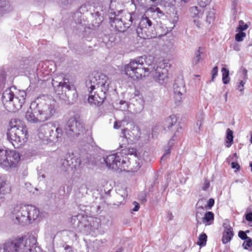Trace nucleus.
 <instances>
[{
	"instance_id": "58",
	"label": "nucleus",
	"mask_w": 252,
	"mask_h": 252,
	"mask_svg": "<svg viewBox=\"0 0 252 252\" xmlns=\"http://www.w3.org/2000/svg\"><path fill=\"white\" fill-rule=\"evenodd\" d=\"M48 75V72H47V73H45V75L44 76H43V79H41L42 81H47L48 80V78L47 77V75Z\"/></svg>"
},
{
	"instance_id": "63",
	"label": "nucleus",
	"mask_w": 252,
	"mask_h": 252,
	"mask_svg": "<svg viewBox=\"0 0 252 252\" xmlns=\"http://www.w3.org/2000/svg\"><path fill=\"white\" fill-rule=\"evenodd\" d=\"M99 241H100L101 243H104L106 242V239L101 240Z\"/></svg>"
},
{
	"instance_id": "23",
	"label": "nucleus",
	"mask_w": 252,
	"mask_h": 252,
	"mask_svg": "<svg viewBox=\"0 0 252 252\" xmlns=\"http://www.w3.org/2000/svg\"><path fill=\"white\" fill-rule=\"evenodd\" d=\"M190 16L192 18H201L203 14V11L197 6H192L189 8Z\"/></svg>"
},
{
	"instance_id": "24",
	"label": "nucleus",
	"mask_w": 252,
	"mask_h": 252,
	"mask_svg": "<svg viewBox=\"0 0 252 252\" xmlns=\"http://www.w3.org/2000/svg\"><path fill=\"white\" fill-rule=\"evenodd\" d=\"M214 220V214L212 212L208 211L205 213L201 220L206 225H211L213 223Z\"/></svg>"
},
{
	"instance_id": "46",
	"label": "nucleus",
	"mask_w": 252,
	"mask_h": 252,
	"mask_svg": "<svg viewBox=\"0 0 252 252\" xmlns=\"http://www.w3.org/2000/svg\"><path fill=\"white\" fill-rule=\"evenodd\" d=\"M91 210L90 211L91 212V213L92 214H94L95 213H98V211H99L100 210V206H98V205H97L96 206H92L91 207Z\"/></svg>"
},
{
	"instance_id": "10",
	"label": "nucleus",
	"mask_w": 252,
	"mask_h": 252,
	"mask_svg": "<svg viewBox=\"0 0 252 252\" xmlns=\"http://www.w3.org/2000/svg\"><path fill=\"white\" fill-rule=\"evenodd\" d=\"M66 134L68 137H77L83 134L84 124L78 115H75L70 118L64 128Z\"/></svg>"
},
{
	"instance_id": "2",
	"label": "nucleus",
	"mask_w": 252,
	"mask_h": 252,
	"mask_svg": "<svg viewBox=\"0 0 252 252\" xmlns=\"http://www.w3.org/2000/svg\"><path fill=\"white\" fill-rule=\"evenodd\" d=\"M5 216L14 223L25 226L40 220L38 208L33 205L22 204L11 206L5 212Z\"/></svg>"
},
{
	"instance_id": "3",
	"label": "nucleus",
	"mask_w": 252,
	"mask_h": 252,
	"mask_svg": "<svg viewBox=\"0 0 252 252\" xmlns=\"http://www.w3.org/2000/svg\"><path fill=\"white\" fill-rule=\"evenodd\" d=\"M110 80L104 74L90 77L86 85L89 93L88 102L91 105L100 106L106 98Z\"/></svg>"
},
{
	"instance_id": "31",
	"label": "nucleus",
	"mask_w": 252,
	"mask_h": 252,
	"mask_svg": "<svg viewBox=\"0 0 252 252\" xmlns=\"http://www.w3.org/2000/svg\"><path fill=\"white\" fill-rule=\"evenodd\" d=\"M204 209L202 206L198 207L196 211V220L198 223H201L203 219Z\"/></svg>"
},
{
	"instance_id": "44",
	"label": "nucleus",
	"mask_w": 252,
	"mask_h": 252,
	"mask_svg": "<svg viewBox=\"0 0 252 252\" xmlns=\"http://www.w3.org/2000/svg\"><path fill=\"white\" fill-rule=\"evenodd\" d=\"M211 0H198V3L200 7H205L210 3Z\"/></svg>"
},
{
	"instance_id": "20",
	"label": "nucleus",
	"mask_w": 252,
	"mask_h": 252,
	"mask_svg": "<svg viewBox=\"0 0 252 252\" xmlns=\"http://www.w3.org/2000/svg\"><path fill=\"white\" fill-rule=\"evenodd\" d=\"M50 130L47 124L42 125L37 130L38 137L41 139L47 138L49 140V131Z\"/></svg>"
},
{
	"instance_id": "54",
	"label": "nucleus",
	"mask_w": 252,
	"mask_h": 252,
	"mask_svg": "<svg viewBox=\"0 0 252 252\" xmlns=\"http://www.w3.org/2000/svg\"><path fill=\"white\" fill-rule=\"evenodd\" d=\"M171 152V149L170 148H169L168 149L165 150L164 152V155L162 156V157L161 158V159L162 160L163 158L166 157V155H169Z\"/></svg>"
},
{
	"instance_id": "39",
	"label": "nucleus",
	"mask_w": 252,
	"mask_h": 252,
	"mask_svg": "<svg viewBox=\"0 0 252 252\" xmlns=\"http://www.w3.org/2000/svg\"><path fill=\"white\" fill-rule=\"evenodd\" d=\"M245 240V241H244L242 244V247L245 250H248V248L252 247V239L250 237H249Z\"/></svg>"
},
{
	"instance_id": "34",
	"label": "nucleus",
	"mask_w": 252,
	"mask_h": 252,
	"mask_svg": "<svg viewBox=\"0 0 252 252\" xmlns=\"http://www.w3.org/2000/svg\"><path fill=\"white\" fill-rule=\"evenodd\" d=\"M215 10L211 9L206 13V21L209 24L213 23L215 20Z\"/></svg>"
},
{
	"instance_id": "9",
	"label": "nucleus",
	"mask_w": 252,
	"mask_h": 252,
	"mask_svg": "<svg viewBox=\"0 0 252 252\" xmlns=\"http://www.w3.org/2000/svg\"><path fill=\"white\" fill-rule=\"evenodd\" d=\"M7 132V139L15 148H19L27 142L28 131L27 126L20 121L15 122Z\"/></svg>"
},
{
	"instance_id": "27",
	"label": "nucleus",
	"mask_w": 252,
	"mask_h": 252,
	"mask_svg": "<svg viewBox=\"0 0 252 252\" xmlns=\"http://www.w3.org/2000/svg\"><path fill=\"white\" fill-rule=\"evenodd\" d=\"M234 236L233 231H223L222 243L223 244H226L229 242L232 239Z\"/></svg>"
},
{
	"instance_id": "19",
	"label": "nucleus",
	"mask_w": 252,
	"mask_h": 252,
	"mask_svg": "<svg viewBox=\"0 0 252 252\" xmlns=\"http://www.w3.org/2000/svg\"><path fill=\"white\" fill-rule=\"evenodd\" d=\"M122 14V15H120V18L123 21L124 23H129V27L131 25L132 22L136 20L138 18L137 13L134 11L131 13L128 12L127 11H121L118 12V14Z\"/></svg>"
},
{
	"instance_id": "28",
	"label": "nucleus",
	"mask_w": 252,
	"mask_h": 252,
	"mask_svg": "<svg viewBox=\"0 0 252 252\" xmlns=\"http://www.w3.org/2000/svg\"><path fill=\"white\" fill-rule=\"evenodd\" d=\"M153 4L164 5L169 6L173 5L175 0H149Z\"/></svg>"
},
{
	"instance_id": "15",
	"label": "nucleus",
	"mask_w": 252,
	"mask_h": 252,
	"mask_svg": "<svg viewBox=\"0 0 252 252\" xmlns=\"http://www.w3.org/2000/svg\"><path fill=\"white\" fill-rule=\"evenodd\" d=\"M121 134V136L125 139L127 143L132 144L139 140L141 133L139 128L133 125L131 130L127 128L122 129Z\"/></svg>"
},
{
	"instance_id": "13",
	"label": "nucleus",
	"mask_w": 252,
	"mask_h": 252,
	"mask_svg": "<svg viewBox=\"0 0 252 252\" xmlns=\"http://www.w3.org/2000/svg\"><path fill=\"white\" fill-rule=\"evenodd\" d=\"M81 161L80 158L71 157L66 155L63 158H61L59 161L60 167L63 171H73L75 173H79L81 171Z\"/></svg>"
},
{
	"instance_id": "7",
	"label": "nucleus",
	"mask_w": 252,
	"mask_h": 252,
	"mask_svg": "<svg viewBox=\"0 0 252 252\" xmlns=\"http://www.w3.org/2000/svg\"><path fill=\"white\" fill-rule=\"evenodd\" d=\"M26 97L25 91L17 90L13 86L6 89L2 94V102L5 109L9 112L20 109Z\"/></svg>"
},
{
	"instance_id": "33",
	"label": "nucleus",
	"mask_w": 252,
	"mask_h": 252,
	"mask_svg": "<svg viewBox=\"0 0 252 252\" xmlns=\"http://www.w3.org/2000/svg\"><path fill=\"white\" fill-rule=\"evenodd\" d=\"M150 12L153 13L152 16L157 15L159 18H161L164 16V13L158 7L151 8L148 10L147 12V14H149Z\"/></svg>"
},
{
	"instance_id": "61",
	"label": "nucleus",
	"mask_w": 252,
	"mask_h": 252,
	"mask_svg": "<svg viewBox=\"0 0 252 252\" xmlns=\"http://www.w3.org/2000/svg\"><path fill=\"white\" fill-rule=\"evenodd\" d=\"M156 129H157L156 126L153 129V131H152L153 136H154V135H155L154 132Z\"/></svg>"
},
{
	"instance_id": "52",
	"label": "nucleus",
	"mask_w": 252,
	"mask_h": 252,
	"mask_svg": "<svg viewBox=\"0 0 252 252\" xmlns=\"http://www.w3.org/2000/svg\"><path fill=\"white\" fill-rule=\"evenodd\" d=\"M133 204L134 205V207L132 209V210L134 212L138 211L140 207L139 203L136 201H134L133 202Z\"/></svg>"
},
{
	"instance_id": "25",
	"label": "nucleus",
	"mask_w": 252,
	"mask_h": 252,
	"mask_svg": "<svg viewBox=\"0 0 252 252\" xmlns=\"http://www.w3.org/2000/svg\"><path fill=\"white\" fill-rule=\"evenodd\" d=\"M204 118V114L203 113L201 112L197 118V121L195 124L193 125V129L196 133H199L200 131V127L202 125Z\"/></svg>"
},
{
	"instance_id": "35",
	"label": "nucleus",
	"mask_w": 252,
	"mask_h": 252,
	"mask_svg": "<svg viewBox=\"0 0 252 252\" xmlns=\"http://www.w3.org/2000/svg\"><path fill=\"white\" fill-rule=\"evenodd\" d=\"M128 124V121L126 119L122 120L116 121L114 124L115 129H119L121 127H125Z\"/></svg>"
},
{
	"instance_id": "56",
	"label": "nucleus",
	"mask_w": 252,
	"mask_h": 252,
	"mask_svg": "<svg viewBox=\"0 0 252 252\" xmlns=\"http://www.w3.org/2000/svg\"><path fill=\"white\" fill-rule=\"evenodd\" d=\"M167 217L169 220H171L173 219V216L171 212H168L167 213Z\"/></svg>"
},
{
	"instance_id": "16",
	"label": "nucleus",
	"mask_w": 252,
	"mask_h": 252,
	"mask_svg": "<svg viewBox=\"0 0 252 252\" xmlns=\"http://www.w3.org/2000/svg\"><path fill=\"white\" fill-rule=\"evenodd\" d=\"M7 152L6 156L3 159V162H6V163L2 165V168L7 170L16 167L20 159V157L19 153L15 151L7 150Z\"/></svg>"
},
{
	"instance_id": "59",
	"label": "nucleus",
	"mask_w": 252,
	"mask_h": 252,
	"mask_svg": "<svg viewBox=\"0 0 252 252\" xmlns=\"http://www.w3.org/2000/svg\"><path fill=\"white\" fill-rule=\"evenodd\" d=\"M120 147L121 149H123L122 150V151H123L124 150V148H126V143H123V144H120Z\"/></svg>"
},
{
	"instance_id": "49",
	"label": "nucleus",
	"mask_w": 252,
	"mask_h": 252,
	"mask_svg": "<svg viewBox=\"0 0 252 252\" xmlns=\"http://www.w3.org/2000/svg\"><path fill=\"white\" fill-rule=\"evenodd\" d=\"M209 187H210L209 181L207 180H205L203 184V186L202 187V189L203 190H207V189L209 188Z\"/></svg>"
},
{
	"instance_id": "29",
	"label": "nucleus",
	"mask_w": 252,
	"mask_h": 252,
	"mask_svg": "<svg viewBox=\"0 0 252 252\" xmlns=\"http://www.w3.org/2000/svg\"><path fill=\"white\" fill-rule=\"evenodd\" d=\"M222 72V80L223 83L225 85L228 84L230 82V78H229V71L228 69L223 67L221 69Z\"/></svg>"
},
{
	"instance_id": "36",
	"label": "nucleus",
	"mask_w": 252,
	"mask_h": 252,
	"mask_svg": "<svg viewBox=\"0 0 252 252\" xmlns=\"http://www.w3.org/2000/svg\"><path fill=\"white\" fill-rule=\"evenodd\" d=\"M117 108L122 111H125L128 109V103L124 100H120L119 103H117Z\"/></svg>"
},
{
	"instance_id": "14",
	"label": "nucleus",
	"mask_w": 252,
	"mask_h": 252,
	"mask_svg": "<svg viewBox=\"0 0 252 252\" xmlns=\"http://www.w3.org/2000/svg\"><path fill=\"white\" fill-rule=\"evenodd\" d=\"M177 122V118L175 115H171L165 121V129L175 130L173 136L168 143L169 145L172 143V141L175 140L176 138L180 137L182 133V128Z\"/></svg>"
},
{
	"instance_id": "5",
	"label": "nucleus",
	"mask_w": 252,
	"mask_h": 252,
	"mask_svg": "<svg viewBox=\"0 0 252 252\" xmlns=\"http://www.w3.org/2000/svg\"><path fill=\"white\" fill-rule=\"evenodd\" d=\"M54 91L59 98L66 104H73L78 94L73 83L62 74H55L52 78Z\"/></svg>"
},
{
	"instance_id": "11",
	"label": "nucleus",
	"mask_w": 252,
	"mask_h": 252,
	"mask_svg": "<svg viewBox=\"0 0 252 252\" xmlns=\"http://www.w3.org/2000/svg\"><path fill=\"white\" fill-rule=\"evenodd\" d=\"M155 25L149 17L144 15L141 17L136 29L137 35L143 39H150L155 37L153 33Z\"/></svg>"
},
{
	"instance_id": "1",
	"label": "nucleus",
	"mask_w": 252,
	"mask_h": 252,
	"mask_svg": "<svg viewBox=\"0 0 252 252\" xmlns=\"http://www.w3.org/2000/svg\"><path fill=\"white\" fill-rule=\"evenodd\" d=\"M150 59L144 56L132 60L125 66V74L133 79H139L150 74L153 80L161 85H165L168 80L167 65L162 63L155 67Z\"/></svg>"
},
{
	"instance_id": "21",
	"label": "nucleus",
	"mask_w": 252,
	"mask_h": 252,
	"mask_svg": "<svg viewBox=\"0 0 252 252\" xmlns=\"http://www.w3.org/2000/svg\"><path fill=\"white\" fill-rule=\"evenodd\" d=\"M63 130L61 128L58 127L56 128L55 131L53 129L49 131V140L53 142L60 141L63 135Z\"/></svg>"
},
{
	"instance_id": "41",
	"label": "nucleus",
	"mask_w": 252,
	"mask_h": 252,
	"mask_svg": "<svg viewBox=\"0 0 252 252\" xmlns=\"http://www.w3.org/2000/svg\"><path fill=\"white\" fill-rule=\"evenodd\" d=\"M135 163L134 164L132 165V167L131 168V170L132 172H136L141 167L140 163L138 160L136 159L134 160Z\"/></svg>"
},
{
	"instance_id": "50",
	"label": "nucleus",
	"mask_w": 252,
	"mask_h": 252,
	"mask_svg": "<svg viewBox=\"0 0 252 252\" xmlns=\"http://www.w3.org/2000/svg\"><path fill=\"white\" fill-rule=\"evenodd\" d=\"M63 248L65 252H71L73 251V248L68 245H63Z\"/></svg>"
},
{
	"instance_id": "62",
	"label": "nucleus",
	"mask_w": 252,
	"mask_h": 252,
	"mask_svg": "<svg viewBox=\"0 0 252 252\" xmlns=\"http://www.w3.org/2000/svg\"><path fill=\"white\" fill-rule=\"evenodd\" d=\"M227 93H226L225 94V101H227Z\"/></svg>"
},
{
	"instance_id": "64",
	"label": "nucleus",
	"mask_w": 252,
	"mask_h": 252,
	"mask_svg": "<svg viewBox=\"0 0 252 252\" xmlns=\"http://www.w3.org/2000/svg\"><path fill=\"white\" fill-rule=\"evenodd\" d=\"M122 250L123 249L122 248H120L116 251V252H122Z\"/></svg>"
},
{
	"instance_id": "8",
	"label": "nucleus",
	"mask_w": 252,
	"mask_h": 252,
	"mask_svg": "<svg viewBox=\"0 0 252 252\" xmlns=\"http://www.w3.org/2000/svg\"><path fill=\"white\" fill-rule=\"evenodd\" d=\"M71 221L74 226L92 235H95L97 232L101 223L100 219L82 214L72 216Z\"/></svg>"
},
{
	"instance_id": "57",
	"label": "nucleus",
	"mask_w": 252,
	"mask_h": 252,
	"mask_svg": "<svg viewBox=\"0 0 252 252\" xmlns=\"http://www.w3.org/2000/svg\"><path fill=\"white\" fill-rule=\"evenodd\" d=\"M45 177V176L44 174H41V173H38V178L40 181L41 180V179H44Z\"/></svg>"
},
{
	"instance_id": "26",
	"label": "nucleus",
	"mask_w": 252,
	"mask_h": 252,
	"mask_svg": "<svg viewBox=\"0 0 252 252\" xmlns=\"http://www.w3.org/2000/svg\"><path fill=\"white\" fill-rule=\"evenodd\" d=\"M205 48L203 47H199L195 53V56L192 59V64L196 65L202 61L201 55L204 54Z\"/></svg>"
},
{
	"instance_id": "51",
	"label": "nucleus",
	"mask_w": 252,
	"mask_h": 252,
	"mask_svg": "<svg viewBox=\"0 0 252 252\" xmlns=\"http://www.w3.org/2000/svg\"><path fill=\"white\" fill-rule=\"evenodd\" d=\"M245 219L249 222H252V212L245 214Z\"/></svg>"
},
{
	"instance_id": "38",
	"label": "nucleus",
	"mask_w": 252,
	"mask_h": 252,
	"mask_svg": "<svg viewBox=\"0 0 252 252\" xmlns=\"http://www.w3.org/2000/svg\"><path fill=\"white\" fill-rule=\"evenodd\" d=\"M238 32L235 34V40L238 42H240L243 40L244 38L246 36V33L238 31Z\"/></svg>"
},
{
	"instance_id": "48",
	"label": "nucleus",
	"mask_w": 252,
	"mask_h": 252,
	"mask_svg": "<svg viewBox=\"0 0 252 252\" xmlns=\"http://www.w3.org/2000/svg\"><path fill=\"white\" fill-rule=\"evenodd\" d=\"M215 203V200L213 198H210L207 201V206L209 209H211L214 206Z\"/></svg>"
},
{
	"instance_id": "6",
	"label": "nucleus",
	"mask_w": 252,
	"mask_h": 252,
	"mask_svg": "<svg viewBox=\"0 0 252 252\" xmlns=\"http://www.w3.org/2000/svg\"><path fill=\"white\" fill-rule=\"evenodd\" d=\"M36 239L33 236L9 239L0 247L2 252H40V248L36 245Z\"/></svg>"
},
{
	"instance_id": "55",
	"label": "nucleus",
	"mask_w": 252,
	"mask_h": 252,
	"mask_svg": "<svg viewBox=\"0 0 252 252\" xmlns=\"http://www.w3.org/2000/svg\"><path fill=\"white\" fill-rule=\"evenodd\" d=\"M193 22L197 27L200 28L201 25L200 21L199 20H194Z\"/></svg>"
},
{
	"instance_id": "4",
	"label": "nucleus",
	"mask_w": 252,
	"mask_h": 252,
	"mask_svg": "<svg viewBox=\"0 0 252 252\" xmlns=\"http://www.w3.org/2000/svg\"><path fill=\"white\" fill-rule=\"evenodd\" d=\"M56 110V102L54 100L45 101L37 99L31 103L30 109L26 113L25 117L31 123H43L50 119Z\"/></svg>"
},
{
	"instance_id": "32",
	"label": "nucleus",
	"mask_w": 252,
	"mask_h": 252,
	"mask_svg": "<svg viewBox=\"0 0 252 252\" xmlns=\"http://www.w3.org/2000/svg\"><path fill=\"white\" fill-rule=\"evenodd\" d=\"M207 241V235L204 233H202L199 235V236L198 237V240L196 244L200 248H202V247H203L206 246Z\"/></svg>"
},
{
	"instance_id": "18",
	"label": "nucleus",
	"mask_w": 252,
	"mask_h": 252,
	"mask_svg": "<svg viewBox=\"0 0 252 252\" xmlns=\"http://www.w3.org/2000/svg\"><path fill=\"white\" fill-rule=\"evenodd\" d=\"M111 25L115 27L116 30L120 32H124L129 28V23H124L123 21L120 18V14L116 15L115 13L114 18H110Z\"/></svg>"
},
{
	"instance_id": "30",
	"label": "nucleus",
	"mask_w": 252,
	"mask_h": 252,
	"mask_svg": "<svg viewBox=\"0 0 252 252\" xmlns=\"http://www.w3.org/2000/svg\"><path fill=\"white\" fill-rule=\"evenodd\" d=\"M233 132L229 128L226 130V147H229L231 146L233 142Z\"/></svg>"
},
{
	"instance_id": "22",
	"label": "nucleus",
	"mask_w": 252,
	"mask_h": 252,
	"mask_svg": "<svg viewBox=\"0 0 252 252\" xmlns=\"http://www.w3.org/2000/svg\"><path fill=\"white\" fill-rule=\"evenodd\" d=\"M10 190V187L4 178L0 177V195L9 193Z\"/></svg>"
},
{
	"instance_id": "43",
	"label": "nucleus",
	"mask_w": 252,
	"mask_h": 252,
	"mask_svg": "<svg viewBox=\"0 0 252 252\" xmlns=\"http://www.w3.org/2000/svg\"><path fill=\"white\" fill-rule=\"evenodd\" d=\"M223 227L224 228L223 231H233L232 227L230 226L228 221L223 223Z\"/></svg>"
},
{
	"instance_id": "40",
	"label": "nucleus",
	"mask_w": 252,
	"mask_h": 252,
	"mask_svg": "<svg viewBox=\"0 0 252 252\" xmlns=\"http://www.w3.org/2000/svg\"><path fill=\"white\" fill-rule=\"evenodd\" d=\"M248 28V26L247 24H244V22L242 20H240L239 22V26L237 28V31H240L243 32L246 30Z\"/></svg>"
},
{
	"instance_id": "47",
	"label": "nucleus",
	"mask_w": 252,
	"mask_h": 252,
	"mask_svg": "<svg viewBox=\"0 0 252 252\" xmlns=\"http://www.w3.org/2000/svg\"><path fill=\"white\" fill-rule=\"evenodd\" d=\"M245 82L241 80L239 83V84L237 86V89L238 90L241 92H243L244 91V86L245 85Z\"/></svg>"
},
{
	"instance_id": "37",
	"label": "nucleus",
	"mask_w": 252,
	"mask_h": 252,
	"mask_svg": "<svg viewBox=\"0 0 252 252\" xmlns=\"http://www.w3.org/2000/svg\"><path fill=\"white\" fill-rule=\"evenodd\" d=\"M7 150L0 149V166L2 168V165L6 164L4 161V158L6 156Z\"/></svg>"
},
{
	"instance_id": "53",
	"label": "nucleus",
	"mask_w": 252,
	"mask_h": 252,
	"mask_svg": "<svg viewBox=\"0 0 252 252\" xmlns=\"http://www.w3.org/2000/svg\"><path fill=\"white\" fill-rule=\"evenodd\" d=\"M231 167L233 169H236L237 170H239L240 169V165L237 162H232L231 163Z\"/></svg>"
},
{
	"instance_id": "17",
	"label": "nucleus",
	"mask_w": 252,
	"mask_h": 252,
	"mask_svg": "<svg viewBox=\"0 0 252 252\" xmlns=\"http://www.w3.org/2000/svg\"><path fill=\"white\" fill-rule=\"evenodd\" d=\"M173 92L175 103L177 105H179L181 101L184 98L186 92V86L182 79L175 81L173 85Z\"/></svg>"
},
{
	"instance_id": "60",
	"label": "nucleus",
	"mask_w": 252,
	"mask_h": 252,
	"mask_svg": "<svg viewBox=\"0 0 252 252\" xmlns=\"http://www.w3.org/2000/svg\"><path fill=\"white\" fill-rule=\"evenodd\" d=\"M141 5H144L146 4L144 2L142 1V0H136Z\"/></svg>"
},
{
	"instance_id": "12",
	"label": "nucleus",
	"mask_w": 252,
	"mask_h": 252,
	"mask_svg": "<svg viewBox=\"0 0 252 252\" xmlns=\"http://www.w3.org/2000/svg\"><path fill=\"white\" fill-rule=\"evenodd\" d=\"M128 159L127 157H122L120 153H116L107 156L104 158V161L109 168L125 170L128 166Z\"/></svg>"
},
{
	"instance_id": "45",
	"label": "nucleus",
	"mask_w": 252,
	"mask_h": 252,
	"mask_svg": "<svg viewBox=\"0 0 252 252\" xmlns=\"http://www.w3.org/2000/svg\"><path fill=\"white\" fill-rule=\"evenodd\" d=\"M238 236L241 239L243 240H246L247 238L249 237L247 236L246 232L244 231L243 230H240L239 231Z\"/></svg>"
},
{
	"instance_id": "42",
	"label": "nucleus",
	"mask_w": 252,
	"mask_h": 252,
	"mask_svg": "<svg viewBox=\"0 0 252 252\" xmlns=\"http://www.w3.org/2000/svg\"><path fill=\"white\" fill-rule=\"evenodd\" d=\"M218 73V67L217 66H214L211 71L212 81H213L215 78L217 76Z\"/></svg>"
}]
</instances>
